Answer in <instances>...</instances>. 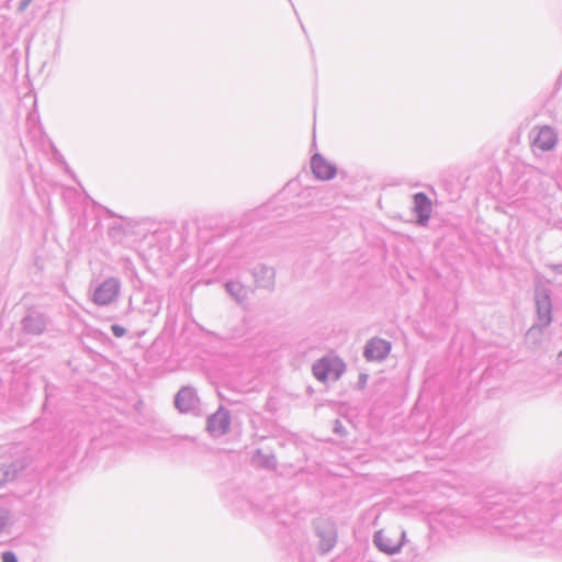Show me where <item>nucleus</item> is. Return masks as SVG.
I'll return each mask as SVG.
<instances>
[{
  "label": "nucleus",
  "instance_id": "nucleus-1",
  "mask_svg": "<svg viewBox=\"0 0 562 562\" xmlns=\"http://www.w3.org/2000/svg\"><path fill=\"white\" fill-rule=\"evenodd\" d=\"M535 302L537 307L538 323L529 328L526 334L528 340L537 345L541 341L542 330L552 323V304L549 290L536 289Z\"/></svg>",
  "mask_w": 562,
  "mask_h": 562
},
{
  "label": "nucleus",
  "instance_id": "nucleus-2",
  "mask_svg": "<svg viewBox=\"0 0 562 562\" xmlns=\"http://www.w3.org/2000/svg\"><path fill=\"white\" fill-rule=\"evenodd\" d=\"M121 281L116 277H109L97 283L91 293V300L99 306H108L114 303L121 293Z\"/></svg>",
  "mask_w": 562,
  "mask_h": 562
},
{
  "label": "nucleus",
  "instance_id": "nucleus-3",
  "mask_svg": "<svg viewBox=\"0 0 562 562\" xmlns=\"http://www.w3.org/2000/svg\"><path fill=\"white\" fill-rule=\"evenodd\" d=\"M312 371L318 381L337 380L345 371V364L338 358L324 357L313 364Z\"/></svg>",
  "mask_w": 562,
  "mask_h": 562
},
{
  "label": "nucleus",
  "instance_id": "nucleus-4",
  "mask_svg": "<svg viewBox=\"0 0 562 562\" xmlns=\"http://www.w3.org/2000/svg\"><path fill=\"white\" fill-rule=\"evenodd\" d=\"M315 531L319 538V551L323 554L328 553L337 542V530L335 524L328 519H319L315 522Z\"/></svg>",
  "mask_w": 562,
  "mask_h": 562
},
{
  "label": "nucleus",
  "instance_id": "nucleus-5",
  "mask_svg": "<svg viewBox=\"0 0 562 562\" xmlns=\"http://www.w3.org/2000/svg\"><path fill=\"white\" fill-rule=\"evenodd\" d=\"M199 404L200 398L192 386H182L175 396V407L182 414H196Z\"/></svg>",
  "mask_w": 562,
  "mask_h": 562
},
{
  "label": "nucleus",
  "instance_id": "nucleus-6",
  "mask_svg": "<svg viewBox=\"0 0 562 562\" xmlns=\"http://www.w3.org/2000/svg\"><path fill=\"white\" fill-rule=\"evenodd\" d=\"M392 345L390 341L380 337L369 339L363 349V357L367 361H383L391 352Z\"/></svg>",
  "mask_w": 562,
  "mask_h": 562
},
{
  "label": "nucleus",
  "instance_id": "nucleus-7",
  "mask_svg": "<svg viewBox=\"0 0 562 562\" xmlns=\"http://www.w3.org/2000/svg\"><path fill=\"white\" fill-rule=\"evenodd\" d=\"M229 425V412L223 407H220L214 414L207 417L206 430L212 437L217 438L228 431Z\"/></svg>",
  "mask_w": 562,
  "mask_h": 562
},
{
  "label": "nucleus",
  "instance_id": "nucleus-8",
  "mask_svg": "<svg viewBox=\"0 0 562 562\" xmlns=\"http://www.w3.org/2000/svg\"><path fill=\"white\" fill-rule=\"evenodd\" d=\"M413 211L417 215V224L426 226L432 213V203L426 193L417 192L413 195Z\"/></svg>",
  "mask_w": 562,
  "mask_h": 562
},
{
  "label": "nucleus",
  "instance_id": "nucleus-9",
  "mask_svg": "<svg viewBox=\"0 0 562 562\" xmlns=\"http://www.w3.org/2000/svg\"><path fill=\"white\" fill-rule=\"evenodd\" d=\"M311 168L315 178L330 180L335 177L336 167L327 161L321 154H315L311 159Z\"/></svg>",
  "mask_w": 562,
  "mask_h": 562
},
{
  "label": "nucleus",
  "instance_id": "nucleus-10",
  "mask_svg": "<svg viewBox=\"0 0 562 562\" xmlns=\"http://www.w3.org/2000/svg\"><path fill=\"white\" fill-rule=\"evenodd\" d=\"M558 142L555 131L548 126H541L533 140V146L541 149L542 151L551 150Z\"/></svg>",
  "mask_w": 562,
  "mask_h": 562
},
{
  "label": "nucleus",
  "instance_id": "nucleus-11",
  "mask_svg": "<svg viewBox=\"0 0 562 562\" xmlns=\"http://www.w3.org/2000/svg\"><path fill=\"white\" fill-rule=\"evenodd\" d=\"M252 276L258 286L271 289L274 285V269L266 265H258L252 269Z\"/></svg>",
  "mask_w": 562,
  "mask_h": 562
},
{
  "label": "nucleus",
  "instance_id": "nucleus-12",
  "mask_svg": "<svg viewBox=\"0 0 562 562\" xmlns=\"http://www.w3.org/2000/svg\"><path fill=\"white\" fill-rule=\"evenodd\" d=\"M46 327V321L40 313L32 312L22 319V328L30 335H40Z\"/></svg>",
  "mask_w": 562,
  "mask_h": 562
},
{
  "label": "nucleus",
  "instance_id": "nucleus-13",
  "mask_svg": "<svg viewBox=\"0 0 562 562\" xmlns=\"http://www.w3.org/2000/svg\"><path fill=\"white\" fill-rule=\"evenodd\" d=\"M373 543L375 547L387 554L400 552L402 543L393 542L382 530H379L373 536Z\"/></svg>",
  "mask_w": 562,
  "mask_h": 562
},
{
  "label": "nucleus",
  "instance_id": "nucleus-14",
  "mask_svg": "<svg viewBox=\"0 0 562 562\" xmlns=\"http://www.w3.org/2000/svg\"><path fill=\"white\" fill-rule=\"evenodd\" d=\"M25 468V462L22 460H18L10 464L5 462L0 463V486L4 483L13 481L18 473L21 472Z\"/></svg>",
  "mask_w": 562,
  "mask_h": 562
},
{
  "label": "nucleus",
  "instance_id": "nucleus-15",
  "mask_svg": "<svg viewBox=\"0 0 562 562\" xmlns=\"http://www.w3.org/2000/svg\"><path fill=\"white\" fill-rule=\"evenodd\" d=\"M227 293L234 297L238 303L244 302L247 299V289L237 281H228L225 283Z\"/></svg>",
  "mask_w": 562,
  "mask_h": 562
},
{
  "label": "nucleus",
  "instance_id": "nucleus-16",
  "mask_svg": "<svg viewBox=\"0 0 562 562\" xmlns=\"http://www.w3.org/2000/svg\"><path fill=\"white\" fill-rule=\"evenodd\" d=\"M10 521V513L5 508H0V533L7 528Z\"/></svg>",
  "mask_w": 562,
  "mask_h": 562
},
{
  "label": "nucleus",
  "instance_id": "nucleus-17",
  "mask_svg": "<svg viewBox=\"0 0 562 562\" xmlns=\"http://www.w3.org/2000/svg\"><path fill=\"white\" fill-rule=\"evenodd\" d=\"M256 458L257 459H260V458H263V461H262V464L266 467V468H274L276 467V459L271 454V456H262L260 451L257 452L256 454Z\"/></svg>",
  "mask_w": 562,
  "mask_h": 562
},
{
  "label": "nucleus",
  "instance_id": "nucleus-18",
  "mask_svg": "<svg viewBox=\"0 0 562 562\" xmlns=\"http://www.w3.org/2000/svg\"><path fill=\"white\" fill-rule=\"evenodd\" d=\"M111 331L117 338H121V337H123L126 334V329L123 326L119 325V324H113L111 326Z\"/></svg>",
  "mask_w": 562,
  "mask_h": 562
},
{
  "label": "nucleus",
  "instance_id": "nucleus-19",
  "mask_svg": "<svg viewBox=\"0 0 562 562\" xmlns=\"http://www.w3.org/2000/svg\"><path fill=\"white\" fill-rule=\"evenodd\" d=\"M1 558L2 562H18L16 555L11 551L3 552Z\"/></svg>",
  "mask_w": 562,
  "mask_h": 562
},
{
  "label": "nucleus",
  "instance_id": "nucleus-20",
  "mask_svg": "<svg viewBox=\"0 0 562 562\" xmlns=\"http://www.w3.org/2000/svg\"><path fill=\"white\" fill-rule=\"evenodd\" d=\"M334 431L338 435H342L344 431H345V428L341 424V422L339 419H336L335 420V424H334Z\"/></svg>",
  "mask_w": 562,
  "mask_h": 562
},
{
  "label": "nucleus",
  "instance_id": "nucleus-21",
  "mask_svg": "<svg viewBox=\"0 0 562 562\" xmlns=\"http://www.w3.org/2000/svg\"><path fill=\"white\" fill-rule=\"evenodd\" d=\"M33 0H22L19 4V11L23 12L31 4Z\"/></svg>",
  "mask_w": 562,
  "mask_h": 562
},
{
  "label": "nucleus",
  "instance_id": "nucleus-22",
  "mask_svg": "<svg viewBox=\"0 0 562 562\" xmlns=\"http://www.w3.org/2000/svg\"><path fill=\"white\" fill-rule=\"evenodd\" d=\"M553 270L558 273L562 274V263L553 266Z\"/></svg>",
  "mask_w": 562,
  "mask_h": 562
},
{
  "label": "nucleus",
  "instance_id": "nucleus-23",
  "mask_svg": "<svg viewBox=\"0 0 562 562\" xmlns=\"http://www.w3.org/2000/svg\"><path fill=\"white\" fill-rule=\"evenodd\" d=\"M558 358L560 361H562V350L559 352Z\"/></svg>",
  "mask_w": 562,
  "mask_h": 562
},
{
  "label": "nucleus",
  "instance_id": "nucleus-24",
  "mask_svg": "<svg viewBox=\"0 0 562 562\" xmlns=\"http://www.w3.org/2000/svg\"><path fill=\"white\" fill-rule=\"evenodd\" d=\"M561 77H562V71H561V76H560V78H561Z\"/></svg>",
  "mask_w": 562,
  "mask_h": 562
}]
</instances>
